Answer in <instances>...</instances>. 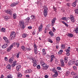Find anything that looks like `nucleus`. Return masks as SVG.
I'll list each match as a JSON object with an SVG mask.
<instances>
[{
  "label": "nucleus",
  "mask_w": 78,
  "mask_h": 78,
  "mask_svg": "<svg viewBox=\"0 0 78 78\" xmlns=\"http://www.w3.org/2000/svg\"><path fill=\"white\" fill-rule=\"evenodd\" d=\"M44 11L43 12L44 14V17L47 16V12H48V9L46 6H44Z\"/></svg>",
  "instance_id": "nucleus-1"
},
{
  "label": "nucleus",
  "mask_w": 78,
  "mask_h": 78,
  "mask_svg": "<svg viewBox=\"0 0 78 78\" xmlns=\"http://www.w3.org/2000/svg\"><path fill=\"white\" fill-rule=\"evenodd\" d=\"M16 37V32H12L10 36L9 37L10 39L11 40V39H14Z\"/></svg>",
  "instance_id": "nucleus-2"
},
{
  "label": "nucleus",
  "mask_w": 78,
  "mask_h": 78,
  "mask_svg": "<svg viewBox=\"0 0 78 78\" xmlns=\"http://www.w3.org/2000/svg\"><path fill=\"white\" fill-rule=\"evenodd\" d=\"M75 63V59H72L68 62V65L69 66H72Z\"/></svg>",
  "instance_id": "nucleus-3"
},
{
  "label": "nucleus",
  "mask_w": 78,
  "mask_h": 78,
  "mask_svg": "<svg viewBox=\"0 0 78 78\" xmlns=\"http://www.w3.org/2000/svg\"><path fill=\"white\" fill-rule=\"evenodd\" d=\"M53 72L55 73V74L53 75L54 78H56V77H57V76H58V73L57 71L55 69H54Z\"/></svg>",
  "instance_id": "nucleus-4"
},
{
  "label": "nucleus",
  "mask_w": 78,
  "mask_h": 78,
  "mask_svg": "<svg viewBox=\"0 0 78 78\" xmlns=\"http://www.w3.org/2000/svg\"><path fill=\"white\" fill-rule=\"evenodd\" d=\"M5 12L6 13H7V14H9L11 16L12 15V11L11 10H5Z\"/></svg>",
  "instance_id": "nucleus-5"
},
{
  "label": "nucleus",
  "mask_w": 78,
  "mask_h": 78,
  "mask_svg": "<svg viewBox=\"0 0 78 78\" xmlns=\"http://www.w3.org/2000/svg\"><path fill=\"white\" fill-rule=\"evenodd\" d=\"M42 66L43 67H44L43 69L44 70H47L48 67V66H47V64L46 63H44V64L42 65Z\"/></svg>",
  "instance_id": "nucleus-6"
},
{
  "label": "nucleus",
  "mask_w": 78,
  "mask_h": 78,
  "mask_svg": "<svg viewBox=\"0 0 78 78\" xmlns=\"http://www.w3.org/2000/svg\"><path fill=\"white\" fill-rule=\"evenodd\" d=\"M56 18H54L51 21V25L52 27H53V26L55 24V21H56Z\"/></svg>",
  "instance_id": "nucleus-7"
},
{
  "label": "nucleus",
  "mask_w": 78,
  "mask_h": 78,
  "mask_svg": "<svg viewBox=\"0 0 78 78\" xmlns=\"http://www.w3.org/2000/svg\"><path fill=\"white\" fill-rule=\"evenodd\" d=\"M19 4L18 2H14L12 3L11 5L10 6H11V7H13V6H15L16 5H18Z\"/></svg>",
  "instance_id": "nucleus-8"
},
{
  "label": "nucleus",
  "mask_w": 78,
  "mask_h": 78,
  "mask_svg": "<svg viewBox=\"0 0 78 78\" xmlns=\"http://www.w3.org/2000/svg\"><path fill=\"white\" fill-rule=\"evenodd\" d=\"M70 18L72 22H75V19H74V17H73V16L72 15H70Z\"/></svg>",
  "instance_id": "nucleus-9"
},
{
  "label": "nucleus",
  "mask_w": 78,
  "mask_h": 78,
  "mask_svg": "<svg viewBox=\"0 0 78 78\" xmlns=\"http://www.w3.org/2000/svg\"><path fill=\"white\" fill-rule=\"evenodd\" d=\"M14 59V57H11V58L9 59V62L10 64H12L13 62V61Z\"/></svg>",
  "instance_id": "nucleus-10"
},
{
  "label": "nucleus",
  "mask_w": 78,
  "mask_h": 78,
  "mask_svg": "<svg viewBox=\"0 0 78 78\" xmlns=\"http://www.w3.org/2000/svg\"><path fill=\"white\" fill-rule=\"evenodd\" d=\"M60 62H61V66L64 67V60L63 59H61Z\"/></svg>",
  "instance_id": "nucleus-11"
},
{
  "label": "nucleus",
  "mask_w": 78,
  "mask_h": 78,
  "mask_svg": "<svg viewBox=\"0 0 78 78\" xmlns=\"http://www.w3.org/2000/svg\"><path fill=\"white\" fill-rule=\"evenodd\" d=\"M13 47V45H11L7 49V51H9Z\"/></svg>",
  "instance_id": "nucleus-12"
},
{
  "label": "nucleus",
  "mask_w": 78,
  "mask_h": 78,
  "mask_svg": "<svg viewBox=\"0 0 78 78\" xmlns=\"http://www.w3.org/2000/svg\"><path fill=\"white\" fill-rule=\"evenodd\" d=\"M32 72V71L30 69H27L25 71V73H28Z\"/></svg>",
  "instance_id": "nucleus-13"
},
{
  "label": "nucleus",
  "mask_w": 78,
  "mask_h": 78,
  "mask_svg": "<svg viewBox=\"0 0 78 78\" xmlns=\"http://www.w3.org/2000/svg\"><path fill=\"white\" fill-rule=\"evenodd\" d=\"M42 24H41V25L38 28V30L40 32V31H42Z\"/></svg>",
  "instance_id": "nucleus-14"
},
{
  "label": "nucleus",
  "mask_w": 78,
  "mask_h": 78,
  "mask_svg": "<svg viewBox=\"0 0 78 78\" xmlns=\"http://www.w3.org/2000/svg\"><path fill=\"white\" fill-rule=\"evenodd\" d=\"M13 64L11 65L12 67H14V66L16 65L17 63V62L16 61H14L13 62Z\"/></svg>",
  "instance_id": "nucleus-15"
},
{
  "label": "nucleus",
  "mask_w": 78,
  "mask_h": 78,
  "mask_svg": "<svg viewBox=\"0 0 78 78\" xmlns=\"http://www.w3.org/2000/svg\"><path fill=\"white\" fill-rule=\"evenodd\" d=\"M30 18L32 20H35L36 19V16L34 15H32L30 16Z\"/></svg>",
  "instance_id": "nucleus-16"
},
{
  "label": "nucleus",
  "mask_w": 78,
  "mask_h": 78,
  "mask_svg": "<svg viewBox=\"0 0 78 78\" xmlns=\"http://www.w3.org/2000/svg\"><path fill=\"white\" fill-rule=\"evenodd\" d=\"M56 39L57 42V43H59V41H60V40H61V38H60V37H58L56 38Z\"/></svg>",
  "instance_id": "nucleus-17"
},
{
  "label": "nucleus",
  "mask_w": 78,
  "mask_h": 78,
  "mask_svg": "<svg viewBox=\"0 0 78 78\" xmlns=\"http://www.w3.org/2000/svg\"><path fill=\"white\" fill-rule=\"evenodd\" d=\"M7 47H8V44H4L3 45H2V48H6Z\"/></svg>",
  "instance_id": "nucleus-18"
},
{
  "label": "nucleus",
  "mask_w": 78,
  "mask_h": 78,
  "mask_svg": "<svg viewBox=\"0 0 78 78\" xmlns=\"http://www.w3.org/2000/svg\"><path fill=\"white\" fill-rule=\"evenodd\" d=\"M28 59H29L30 60H32L33 61V62H34V61H35L36 59H35L34 58H33L31 57H30L29 58V57H28Z\"/></svg>",
  "instance_id": "nucleus-19"
},
{
  "label": "nucleus",
  "mask_w": 78,
  "mask_h": 78,
  "mask_svg": "<svg viewBox=\"0 0 78 78\" xmlns=\"http://www.w3.org/2000/svg\"><path fill=\"white\" fill-rule=\"evenodd\" d=\"M6 68L7 69H11V65L10 64H8L6 66Z\"/></svg>",
  "instance_id": "nucleus-20"
},
{
  "label": "nucleus",
  "mask_w": 78,
  "mask_h": 78,
  "mask_svg": "<svg viewBox=\"0 0 78 78\" xmlns=\"http://www.w3.org/2000/svg\"><path fill=\"white\" fill-rule=\"evenodd\" d=\"M20 67H21V66L20 65H18L16 66V70L18 72L19 71V69H20Z\"/></svg>",
  "instance_id": "nucleus-21"
},
{
  "label": "nucleus",
  "mask_w": 78,
  "mask_h": 78,
  "mask_svg": "<svg viewBox=\"0 0 78 78\" xmlns=\"http://www.w3.org/2000/svg\"><path fill=\"white\" fill-rule=\"evenodd\" d=\"M24 22H23V21H20L19 22V23L20 27H22V25L24 24Z\"/></svg>",
  "instance_id": "nucleus-22"
},
{
  "label": "nucleus",
  "mask_w": 78,
  "mask_h": 78,
  "mask_svg": "<svg viewBox=\"0 0 78 78\" xmlns=\"http://www.w3.org/2000/svg\"><path fill=\"white\" fill-rule=\"evenodd\" d=\"M76 1H75L72 4V5L73 6V7H75V6H76Z\"/></svg>",
  "instance_id": "nucleus-23"
},
{
  "label": "nucleus",
  "mask_w": 78,
  "mask_h": 78,
  "mask_svg": "<svg viewBox=\"0 0 78 78\" xmlns=\"http://www.w3.org/2000/svg\"><path fill=\"white\" fill-rule=\"evenodd\" d=\"M68 36L69 37H72L73 35V34H72L69 33L68 34Z\"/></svg>",
  "instance_id": "nucleus-24"
},
{
  "label": "nucleus",
  "mask_w": 78,
  "mask_h": 78,
  "mask_svg": "<svg viewBox=\"0 0 78 78\" xmlns=\"http://www.w3.org/2000/svg\"><path fill=\"white\" fill-rule=\"evenodd\" d=\"M33 63H34L33 64V66L34 67H36L37 66V63L36 62V60H35V61H34V62H33Z\"/></svg>",
  "instance_id": "nucleus-25"
},
{
  "label": "nucleus",
  "mask_w": 78,
  "mask_h": 78,
  "mask_svg": "<svg viewBox=\"0 0 78 78\" xmlns=\"http://www.w3.org/2000/svg\"><path fill=\"white\" fill-rule=\"evenodd\" d=\"M63 52V50H60L58 52V54L59 55H61L62 53V52Z\"/></svg>",
  "instance_id": "nucleus-26"
},
{
  "label": "nucleus",
  "mask_w": 78,
  "mask_h": 78,
  "mask_svg": "<svg viewBox=\"0 0 78 78\" xmlns=\"http://www.w3.org/2000/svg\"><path fill=\"white\" fill-rule=\"evenodd\" d=\"M13 76L11 74H9L7 76L6 78H12Z\"/></svg>",
  "instance_id": "nucleus-27"
},
{
  "label": "nucleus",
  "mask_w": 78,
  "mask_h": 78,
  "mask_svg": "<svg viewBox=\"0 0 78 78\" xmlns=\"http://www.w3.org/2000/svg\"><path fill=\"white\" fill-rule=\"evenodd\" d=\"M30 17H28L27 18L26 20H25V21L26 22H29V21H30Z\"/></svg>",
  "instance_id": "nucleus-28"
},
{
  "label": "nucleus",
  "mask_w": 78,
  "mask_h": 78,
  "mask_svg": "<svg viewBox=\"0 0 78 78\" xmlns=\"http://www.w3.org/2000/svg\"><path fill=\"white\" fill-rule=\"evenodd\" d=\"M34 53L35 54H37V48H35L34 49Z\"/></svg>",
  "instance_id": "nucleus-29"
},
{
  "label": "nucleus",
  "mask_w": 78,
  "mask_h": 78,
  "mask_svg": "<svg viewBox=\"0 0 78 78\" xmlns=\"http://www.w3.org/2000/svg\"><path fill=\"white\" fill-rule=\"evenodd\" d=\"M45 63L44 62V61L43 60H41L40 61V64L41 65V66H42L43 65V64H44Z\"/></svg>",
  "instance_id": "nucleus-30"
},
{
  "label": "nucleus",
  "mask_w": 78,
  "mask_h": 78,
  "mask_svg": "<svg viewBox=\"0 0 78 78\" xmlns=\"http://www.w3.org/2000/svg\"><path fill=\"white\" fill-rule=\"evenodd\" d=\"M55 64H57L58 63V59H57L56 58H55Z\"/></svg>",
  "instance_id": "nucleus-31"
},
{
  "label": "nucleus",
  "mask_w": 78,
  "mask_h": 78,
  "mask_svg": "<svg viewBox=\"0 0 78 78\" xmlns=\"http://www.w3.org/2000/svg\"><path fill=\"white\" fill-rule=\"evenodd\" d=\"M70 48L69 47L67 49H66V51H68V52H70Z\"/></svg>",
  "instance_id": "nucleus-32"
},
{
  "label": "nucleus",
  "mask_w": 78,
  "mask_h": 78,
  "mask_svg": "<svg viewBox=\"0 0 78 78\" xmlns=\"http://www.w3.org/2000/svg\"><path fill=\"white\" fill-rule=\"evenodd\" d=\"M13 19H16V17H17V15H16V14L14 13L13 14Z\"/></svg>",
  "instance_id": "nucleus-33"
},
{
  "label": "nucleus",
  "mask_w": 78,
  "mask_h": 78,
  "mask_svg": "<svg viewBox=\"0 0 78 78\" xmlns=\"http://www.w3.org/2000/svg\"><path fill=\"white\" fill-rule=\"evenodd\" d=\"M68 58L67 57H65V62L66 63H67V61H68V60H67Z\"/></svg>",
  "instance_id": "nucleus-34"
},
{
  "label": "nucleus",
  "mask_w": 78,
  "mask_h": 78,
  "mask_svg": "<svg viewBox=\"0 0 78 78\" xmlns=\"http://www.w3.org/2000/svg\"><path fill=\"white\" fill-rule=\"evenodd\" d=\"M1 31H2V32H5V29L4 28H2L1 29Z\"/></svg>",
  "instance_id": "nucleus-35"
},
{
  "label": "nucleus",
  "mask_w": 78,
  "mask_h": 78,
  "mask_svg": "<svg viewBox=\"0 0 78 78\" xmlns=\"http://www.w3.org/2000/svg\"><path fill=\"white\" fill-rule=\"evenodd\" d=\"M17 76L18 77H21L22 76V74L20 73H18V75H17Z\"/></svg>",
  "instance_id": "nucleus-36"
},
{
  "label": "nucleus",
  "mask_w": 78,
  "mask_h": 78,
  "mask_svg": "<svg viewBox=\"0 0 78 78\" xmlns=\"http://www.w3.org/2000/svg\"><path fill=\"white\" fill-rule=\"evenodd\" d=\"M21 48H22V49L23 51H26L25 50V48L24 46H21Z\"/></svg>",
  "instance_id": "nucleus-37"
},
{
  "label": "nucleus",
  "mask_w": 78,
  "mask_h": 78,
  "mask_svg": "<svg viewBox=\"0 0 78 78\" xmlns=\"http://www.w3.org/2000/svg\"><path fill=\"white\" fill-rule=\"evenodd\" d=\"M62 20H67V18L66 17H63L61 18Z\"/></svg>",
  "instance_id": "nucleus-38"
},
{
  "label": "nucleus",
  "mask_w": 78,
  "mask_h": 78,
  "mask_svg": "<svg viewBox=\"0 0 78 78\" xmlns=\"http://www.w3.org/2000/svg\"><path fill=\"white\" fill-rule=\"evenodd\" d=\"M61 48L62 49H64L65 48V45L64 44H62Z\"/></svg>",
  "instance_id": "nucleus-39"
},
{
  "label": "nucleus",
  "mask_w": 78,
  "mask_h": 78,
  "mask_svg": "<svg viewBox=\"0 0 78 78\" xmlns=\"http://www.w3.org/2000/svg\"><path fill=\"white\" fill-rule=\"evenodd\" d=\"M48 42H50L51 43H53V41L52 40H51V39L49 38L48 40Z\"/></svg>",
  "instance_id": "nucleus-40"
},
{
  "label": "nucleus",
  "mask_w": 78,
  "mask_h": 78,
  "mask_svg": "<svg viewBox=\"0 0 78 78\" xmlns=\"http://www.w3.org/2000/svg\"><path fill=\"white\" fill-rule=\"evenodd\" d=\"M42 51L43 54L44 55V54H45V49H43L42 50Z\"/></svg>",
  "instance_id": "nucleus-41"
},
{
  "label": "nucleus",
  "mask_w": 78,
  "mask_h": 78,
  "mask_svg": "<svg viewBox=\"0 0 78 78\" xmlns=\"http://www.w3.org/2000/svg\"><path fill=\"white\" fill-rule=\"evenodd\" d=\"M22 36L23 37H27V34H23L22 35Z\"/></svg>",
  "instance_id": "nucleus-42"
},
{
  "label": "nucleus",
  "mask_w": 78,
  "mask_h": 78,
  "mask_svg": "<svg viewBox=\"0 0 78 78\" xmlns=\"http://www.w3.org/2000/svg\"><path fill=\"white\" fill-rule=\"evenodd\" d=\"M69 73H70V72L69 71H67L66 72V76H68V75H69Z\"/></svg>",
  "instance_id": "nucleus-43"
},
{
  "label": "nucleus",
  "mask_w": 78,
  "mask_h": 78,
  "mask_svg": "<svg viewBox=\"0 0 78 78\" xmlns=\"http://www.w3.org/2000/svg\"><path fill=\"white\" fill-rule=\"evenodd\" d=\"M49 34L51 35V36H53V32H49Z\"/></svg>",
  "instance_id": "nucleus-44"
},
{
  "label": "nucleus",
  "mask_w": 78,
  "mask_h": 78,
  "mask_svg": "<svg viewBox=\"0 0 78 78\" xmlns=\"http://www.w3.org/2000/svg\"><path fill=\"white\" fill-rule=\"evenodd\" d=\"M26 49L27 50V51H30V50H31V48H26Z\"/></svg>",
  "instance_id": "nucleus-45"
},
{
  "label": "nucleus",
  "mask_w": 78,
  "mask_h": 78,
  "mask_svg": "<svg viewBox=\"0 0 78 78\" xmlns=\"http://www.w3.org/2000/svg\"><path fill=\"white\" fill-rule=\"evenodd\" d=\"M57 69L58 70H61V68L59 66H58L57 67Z\"/></svg>",
  "instance_id": "nucleus-46"
},
{
  "label": "nucleus",
  "mask_w": 78,
  "mask_h": 78,
  "mask_svg": "<svg viewBox=\"0 0 78 78\" xmlns=\"http://www.w3.org/2000/svg\"><path fill=\"white\" fill-rule=\"evenodd\" d=\"M75 31L76 32V33H78V28L77 27L76 28Z\"/></svg>",
  "instance_id": "nucleus-47"
},
{
  "label": "nucleus",
  "mask_w": 78,
  "mask_h": 78,
  "mask_svg": "<svg viewBox=\"0 0 78 78\" xmlns=\"http://www.w3.org/2000/svg\"><path fill=\"white\" fill-rule=\"evenodd\" d=\"M16 44L17 45V48H19L20 44L19 43H16Z\"/></svg>",
  "instance_id": "nucleus-48"
},
{
  "label": "nucleus",
  "mask_w": 78,
  "mask_h": 78,
  "mask_svg": "<svg viewBox=\"0 0 78 78\" xmlns=\"http://www.w3.org/2000/svg\"><path fill=\"white\" fill-rule=\"evenodd\" d=\"M66 55L67 56H69L70 55V52L66 51Z\"/></svg>",
  "instance_id": "nucleus-49"
},
{
  "label": "nucleus",
  "mask_w": 78,
  "mask_h": 78,
  "mask_svg": "<svg viewBox=\"0 0 78 78\" xmlns=\"http://www.w3.org/2000/svg\"><path fill=\"white\" fill-rule=\"evenodd\" d=\"M75 12L76 14H78V9H76V10H75Z\"/></svg>",
  "instance_id": "nucleus-50"
},
{
  "label": "nucleus",
  "mask_w": 78,
  "mask_h": 78,
  "mask_svg": "<svg viewBox=\"0 0 78 78\" xmlns=\"http://www.w3.org/2000/svg\"><path fill=\"white\" fill-rule=\"evenodd\" d=\"M71 74L73 76L75 75H76L75 73L74 72H72L71 73Z\"/></svg>",
  "instance_id": "nucleus-51"
},
{
  "label": "nucleus",
  "mask_w": 78,
  "mask_h": 78,
  "mask_svg": "<svg viewBox=\"0 0 78 78\" xmlns=\"http://www.w3.org/2000/svg\"><path fill=\"white\" fill-rule=\"evenodd\" d=\"M51 58H52V59H55V58H56L55 57V55H51Z\"/></svg>",
  "instance_id": "nucleus-52"
},
{
  "label": "nucleus",
  "mask_w": 78,
  "mask_h": 78,
  "mask_svg": "<svg viewBox=\"0 0 78 78\" xmlns=\"http://www.w3.org/2000/svg\"><path fill=\"white\" fill-rule=\"evenodd\" d=\"M5 41L6 42H7V43H9V40L7 39L5 40Z\"/></svg>",
  "instance_id": "nucleus-53"
},
{
  "label": "nucleus",
  "mask_w": 78,
  "mask_h": 78,
  "mask_svg": "<svg viewBox=\"0 0 78 78\" xmlns=\"http://www.w3.org/2000/svg\"><path fill=\"white\" fill-rule=\"evenodd\" d=\"M73 68L75 70H76V67L75 66H73Z\"/></svg>",
  "instance_id": "nucleus-54"
},
{
  "label": "nucleus",
  "mask_w": 78,
  "mask_h": 78,
  "mask_svg": "<svg viewBox=\"0 0 78 78\" xmlns=\"http://www.w3.org/2000/svg\"><path fill=\"white\" fill-rule=\"evenodd\" d=\"M33 35H35V34H36V31L35 30H34L32 33Z\"/></svg>",
  "instance_id": "nucleus-55"
},
{
  "label": "nucleus",
  "mask_w": 78,
  "mask_h": 78,
  "mask_svg": "<svg viewBox=\"0 0 78 78\" xmlns=\"http://www.w3.org/2000/svg\"><path fill=\"white\" fill-rule=\"evenodd\" d=\"M37 69H39L41 68V67L40 66H39V65H37Z\"/></svg>",
  "instance_id": "nucleus-56"
},
{
  "label": "nucleus",
  "mask_w": 78,
  "mask_h": 78,
  "mask_svg": "<svg viewBox=\"0 0 78 78\" xmlns=\"http://www.w3.org/2000/svg\"><path fill=\"white\" fill-rule=\"evenodd\" d=\"M52 30L53 32H55V31H56V29H55V28L53 27L52 28Z\"/></svg>",
  "instance_id": "nucleus-57"
},
{
  "label": "nucleus",
  "mask_w": 78,
  "mask_h": 78,
  "mask_svg": "<svg viewBox=\"0 0 78 78\" xmlns=\"http://www.w3.org/2000/svg\"><path fill=\"white\" fill-rule=\"evenodd\" d=\"M34 49H35V48H37V46H36V44H34Z\"/></svg>",
  "instance_id": "nucleus-58"
},
{
  "label": "nucleus",
  "mask_w": 78,
  "mask_h": 78,
  "mask_svg": "<svg viewBox=\"0 0 78 78\" xmlns=\"http://www.w3.org/2000/svg\"><path fill=\"white\" fill-rule=\"evenodd\" d=\"M53 59L51 58V60L50 61V62H53Z\"/></svg>",
  "instance_id": "nucleus-59"
},
{
  "label": "nucleus",
  "mask_w": 78,
  "mask_h": 78,
  "mask_svg": "<svg viewBox=\"0 0 78 78\" xmlns=\"http://www.w3.org/2000/svg\"><path fill=\"white\" fill-rule=\"evenodd\" d=\"M67 5L68 8L70 7V4L69 3H67Z\"/></svg>",
  "instance_id": "nucleus-60"
},
{
  "label": "nucleus",
  "mask_w": 78,
  "mask_h": 78,
  "mask_svg": "<svg viewBox=\"0 0 78 78\" xmlns=\"http://www.w3.org/2000/svg\"><path fill=\"white\" fill-rule=\"evenodd\" d=\"M44 78H48V76L47 75H45L44 76Z\"/></svg>",
  "instance_id": "nucleus-61"
},
{
  "label": "nucleus",
  "mask_w": 78,
  "mask_h": 78,
  "mask_svg": "<svg viewBox=\"0 0 78 78\" xmlns=\"http://www.w3.org/2000/svg\"><path fill=\"white\" fill-rule=\"evenodd\" d=\"M16 57L18 58H19V53H18V54L16 56Z\"/></svg>",
  "instance_id": "nucleus-62"
},
{
  "label": "nucleus",
  "mask_w": 78,
  "mask_h": 78,
  "mask_svg": "<svg viewBox=\"0 0 78 78\" xmlns=\"http://www.w3.org/2000/svg\"><path fill=\"white\" fill-rule=\"evenodd\" d=\"M28 29H32V27L31 26L29 27H28Z\"/></svg>",
  "instance_id": "nucleus-63"
},
{
  "label": "nucleus",
  "mask_w": 78,
  "mask_h": 78,
  "mask_svg": "<svg viewBox=\"0 0 78 78\" xmlns=\"http://www.w3.org/2000/svg\"><path fill=\"white\" fill-rule=\"evenodd\" d=\"M73 78H78V76H76L75 77H73Z\"/></svg>",
  "instance_id": "nucleus-64"
}]
</instances>
